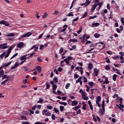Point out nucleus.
Returning <instances> with one entry per match:
<instances>
[{
	"mask_svg": "<svg viewBox=\"0 0 124 124\" xmlns=\"http://www.w3.org/2000/svg\"><path fill=\"white\" fill-rule=\"evenodd\" d=\"M0 25H4L6 27H9L10 24H8V22L5 20L0 21Z\"/></svg>",
	"mask_w": 124,
	"mask_h": 124,
	"instance_id": "39448f33",
	"label": "nucleus"
},
{
	"mask_svg": "<svg viewBox=\"0 0 124 124\" xmlns=\"http://www.w3.org/2000/svg\"><path fill=\"white\" fill-rule=\"evenodd\" d=\"M77 46L74 45V46H72V48L70 47L69 49L70 50H73V49H76Z\"/></svg>",
	"mask_w": 124,
	"mask_h": 124,
	"instance_id": "bb28decb",
	"label": "nucleus"
},
{
	"mask_svg": "<svg viewBox=\"0 0 124 124\" xmlns=\"http://www.w3.org/2000/svg\"><path fill=\"white\" fill-rule=\"evenodd\" d=\"M97 6H99L98 11H99L100 10L101 7L102 5V3H100L99 0H98V3L97 4Z\"/></svg>",
	"mask_w": 124,
	"mask_h": 124,
	"instance_id": "c85d7f7f",
	"label": "nucleus"
},
{
	"mask_svg": "<svg viewBox=\"0 0 124 124\" xmlns=\"http://www.w3.org/2000/svg\"><path fill=\"white\" fill-rule=\"evenodd\" d=\"M53 110L54 112H55V113L56 114H58V113H60V110L59 109H58V108H56V107H55L53 108Z\"/></svg>",
	"mask_w": 124,
	"mask_h": 124,
	"instance_id": "4be33fe9",
	"label": "nucleus"
},
{
	"mask_svg": "<svg viewBox=\"0 0 124 124\" xmlns=\"http://www.w3.org/2000/svg\"><path fill=\"white\" fill-rule=\"evenodd\" d=\"M119 101H120V104H119V105H118V104H117L116 106L119 108L121 109V110H122V112H124V109H123V108H124V105H123V98H120V99H119Z\"/></svg>",
	"mask_w": 124,
	"mask_h": 124,
	"instance_id": "7ed1b4c3",
	"label": "nucleus"
},
{
	"mask_svg": "<svg viewBox=\"0 0 124 124\" xmlns=\"http://www.w3.org/2000/svg\"><path fill=\"white\" fill-rule=\"evenodd\" d=\"M20 119H21V120H23V121L27 120V117L26 116H25L24 115H21L20 116Z\"/></svg>",
	"mask_w": 124,
	"mask_h": 124,
	"instance_id": "cd10ccee",
	"label": "nucleus"
},
{
	"mask_svg": "<svg viewBox=\"0 0 124 124\" xmlns=\"http://www.w3.org/2000/svg\"><path fill=\"white\" fill-rule=\"evenodd\" d=\"M71 86V84L70 83H66L65 85V88L66 89H68L69 87Z\"/></svg>",
	"mask_w": 124,
	"mask_h": 124,
	"instance_id": "a19ab883",
	"label": "nucleus"
},
{
	"mask_svg": "<svg viewBox=\"0 0 124 124\" xmlns=\"http://www.w3.org/2000/svg\"><path fill=\"white\" fill-rule=\"evenodd\" d=\"M71 105L72 106H76L77 105H78V101H76V100H74L72 101Z\"/></svg>",
	"mask_w": 124,
	"mask_h": 124,
	"instance_id": "4468645a",
	"label": "nucleus"
},
{
	"mask_svg": "<svg viewBox=\"0 0 124 124\" xmlns=\"http://www.w3.org/2000/svg\"><path fill=\"white\" fill-rule=\"evenodd\" d=\"M97 100H98V101L99 102H100V101H101V96H98L97 97Z\"/></svg>",
	"mask_w": 124,
	"mask_h": 124,
	"instance_id": "5fc2aeb1",
	"label": "nucleus"
},
{
	"mask_svg": "<svg viewBox=\"0 0 124 124\" xmlns=\"http://www.w3.org/2000/svg\"><path fill=\"white\" fill-rule=\"evenodd\" d=\"M53 80L55 82H58V78H57V77H55L53 78Z\"/></svg>",
	"mask_w": 124,
	"mask_h": 124,
	"instance_id": "58836bf2",
	"label": "nucleus"
},
{
	"mask_svg": "<svg viewBox=\"0 0 124 124\" xmlns=\"http://www.w3.org/2000/svg\"><path fill=\"white\" fill-rule=\"evenodd\" d=\"M31 32H28L26 33V34H23L22 36H21L19 38L18 40H21L22 38H24V37H29V36H31Z\"/></svg>",
	"mask_w": 124,
	"mask_h": 124,
	"instance_id": "20e7f679",
	"label": "nucleus"
},
{
	"mask_svg": "<svg viewBox=\"0 0 124 124\" xmlns=\"http://www.w3.org/2000/svg\"><path fill=\"white\" fill-rule=\"evenodd\" d=\"M83 81H84V82H87L88 78H86V77H83Z\"/></svg>",
	"mask_w": 124,
	"mask_h": 124,
	"instance_id": "8fccbe9b",
	"label": "nucleus"
},
{
	"mask_svg": "<svg viewBox=\"0 0 124 124\" xmlns=\"http://www.w3.org/2000/svg\"><path fill=\"white\" fill-rule=\"evenodd\" d=\"M82 27H80L79 30L78 31H77V33L79 34L80 33H81V32H82Z\"/></svg>",
	"mask_w": 124,
	"mask_h": 124,
	"instance_id": "3c124183",
	"label": "nucleus"
},
{
	"mask_svg": "<svg viewBox=\"0 0 124 124\" xmlns=\"http://www.w3.org/2000/svg\"><path fill=\"white\" fill-rule=\"evenodd\" d=\"M59 103L61 105H63L64 106H67V103H66V102H60Z\"/></svg>",
	"mask_w": 124,
	"mask_h": 124,
	"instance_id": "e433bc0d",
	"label": "nucleus"
},
{
	"mask_svg": "<svg viewBox=\"0 0 124 124\" xmlns=\"http://www.w3.org/2000/svg\"><path fill=\"white\" fill-rule=\"evenodd\" d=\"M44 34V33H42L41 34H40V36H39V37H38V39H42Z\"/></svg>",
	"mask_w": 124,
	"mask_h": 124,
	"instance_id": "bf43d9fd",
	"label": "nucleus"
},
{
	"mask_svg": "<svg viewBox=\"0 0 124 124\" xmlns=\"http://www.w3.org/2000/svg\"><path fill=\"white\" fill-rule=\"evenodd\" d=\"M121 21L122 24H123V25H124V17H121Z\"/></svg>",
	"mask_w": 124,
	"mask_h": 124,
	"instance_id": "6e6d98bb",
	"label": "nucleus"
},
{
	"mask_svg": "<svg viewBox=\"0 0 124 124\" xmlns=\"http://www.w3.org/2000/svg\"><path fill=\"white\" fill-rule=\"evenodd\" d=\"M37 61H39V62H42L43 60L41 59V57H38L37 58Z\"/></svg>",
	"mask_w": 124,
	"mask_h": 124,
	"instance_id": "680f3d73",
	"label": "nucleus"
},
{
	"mask_svg": "<svg viewBox=\"0 0 124 124\" xmlns=\"http://www.w3.org/2000/svg\"><path fill=\"white\" fill-rule=\"evenodd\" d=\"M71 42H72L73 43H77V42H78V40H77V39H70L68 41V43L69 44H71Z\"/></svg>",
	"mask_w": 124,
	"mask_h": 124,
	"instance_id": "ddd939ff",
	"label": "nucleus"
},
{
	"mask_svg": "<svg viewBox=\"0 0 124 124\" xmlns=\"http://www.w3.org/2000/svg\"><path fill=\"white\" fill-rule=\"evenodd\" d=\"M6 83H7V79L4 80L3 82H1V85H5Z\"/></svg>",
	"mask_w": 124,
	"mask_h": 124,
	"instance_id": "09e8293b",
	"label": "nucleus"
},
{
	"mask_svg": "<svg viewBox=\"0 0 124 124\" xmlns=\"http://www.w3.org/2000/svg\"><path fill=\"white\" fill-rule=\"evenodd\" d=\"M79 19V16H77L76 18H74L73 20V23H74V21H77Z\"/></svg>",
	"mask_w": 124,
	"mask_h": 124,
	"instance_id": "a18cd8bd",
	"label": "nucleus"
},
{
	"mask_svg": "<svg viewBox=\"0 0 124 124\" xmlns=\"http://www.w3.org/2000/svg\"><path fill=\"white\" fill-rule=\"evenodd\" d=\"M58 71L59 72H62V71H63V68H62V66L58 68Z\"/></svg>",
	"mask_w": 124,
	"mask_h": 124,
	"instance_id": "603ef678",
	"label": "nucleus"
},
{
	"mask_svg": "<svg viewBox=\"0 0 124 124\" xmlns=\"http://www.w3.org/2000/svg\"><path fill=\"white\" fill-rule=\"evenodd\" d=\"M87 16H88V13L87 12H86L85 13H84V15L82 16V17H81V18H84L85 17H86Z\"/></svg>",
	"mask_w": 124,
	"mask_h": 124,
	"instance_id": "473e14b6",
	"label": "nucleus"
},
{
	"mask_svg": "<svg viewBox=\"0 0 124 124\" xmlns=\"http://www.w3.org/2000/svg\"><path fill=\"white\" fill-rule=\"evenodd\" d=\"M81 79H82V77H79L78 78V79H77L76 80V83H78V82H80V80H81Z\"/></svg>",
	"mask_w": 124,
	"mask_h": 124,
	"instance_id": "ea45409f",
	"label": "nucleus"
},
{
	"mask_svg": "<svg viewBox=\"0 0 124 124\" xmlns=\"http://www.w3.org/2000/svg\"><path fill=\"white\" fill-rule=\"evenodd\" d=\"M28 57V55H23V56H22L20 58V60L21 61H24V60H27V59H28V58H29V57Z\"/></svg>",
	"mask_w": 124,
	"mask_h": 124,
	"instance_id": "6ab92c4d",
	"label": "nucleus"
},
{
	"mask_svg": "<svg viewBox=\"0 0 124 124\" xmlns=\"http://www.w3.org/2000/svg\"><path fill=\"white\" fill-rule=\"evenodd\" d=\"M61 112H63L64 107L63 106H60Z\"/></svg>",
	"mask_w": 124,
	"mask_h": 124,
	"instance_id": "72a5a7b5",
	"label": "nucleus"
},
{
	"mask_svg": "<svg viewBox=\"0 0 124 124\" xmlns=\"http://www.w3.org/2000/svg\"><path fill=\"white\" fill-rule=\"evenodd\" d=\"M107 8L108 10H110L111 9V7L109 4H107Z\"/></svg>",
	"mask_w": 124,
	"mask_h": 124,
	"instance_id": "69168bd1",
	"label": "nucleus"
},
{
	"mask_svg": "<svg viewBox=\"0 0 124 124\" xmlns=\"http://www.w3.org/2000/svg\"><path fill=\"white\" fill-rule=\"evenodd\" d=\"M88 68L90 69V70H92L93 68V65L92 63V62H90L88 64Z\"/></svg>",
	"mask_w": 124,
	"mask_h": 124,
	"instance_id": "412c9836",
	"label": "nucleus"
},
{
	"mask_svg": "<svg viewBox=\"0 0 124 124\" xmlns=\"http://www.w3.org/2000/svg\"><path fill=\"white\" fill-rule=\"evenodd\" d=\"M51 112H50V111H46V113H45V116H46V117H49V116H51Z\"/></svg>",
	"mask_w": 124,
	"mask_h": 124,
	"instance_id": "b1692460",
	"label": "nucleus"
},
{
	"mask_svg": "<svg viewBox=\"0 0 124 124\" xmlns=\"http://www.w3.org/2000/svg\"><path fill=\"white\" fill-rule=\"evenodd\" d=\"M112 70L113 71H117V74H118L119 75H121V73H120L119 70L118 69H115L114 67H112Z\"/></svg>",
	"mask_w": 124,
	"mask_h": 124,
	"instance_id": "a878e982",
	"label": "nucleus"
},
{
	"mask_svg": "<svg viewBox=\"0 0 124 124\" xmlns=\"http://www.w3.org/2000/svg\"><path fill=\"white\" fill-rule=\"evenodd\" d=\"M46 108H48V109H52V108H53V106H49V105H47V106H46Z\"/></svg>",
	"mask_w": 124,
	"mask_h": 124,
	"instance_id": "49530a36",
	"label": "nucleus"
},
{
	"mask_svg": "<svg viewBox=\"0 0 124 124\" xmlns=\"http://www.w3.org/2000/svg\"><path fill=\"white\" fill-rule=\"evenodd\" d=\"M5 36L7 37H13V36H15V34H14V33H10L8 34H6L5 35Z\"/></svg>",
	"mask_w": 124,
	"mask_h": 124,
	"instance_id": "f8f14e48",
	"label": "nucleus"
},
{
	"mask_svg": "<svg viewBox=\"0 0 124 124\" xmlns=\"http://www.w3.org/2000/svg\"><path fill=\"white\" fill-rule=\"evenodd\" d=\"M28 81H29V80H28L27 79H24L23 80V84H26V83H28Z\"/></svg>",
	"mask_w": 124,
	"mask_h": 124,
	"instance_id": "e2e57ef3",
	"label": "nucleus"
},
{
	"mask_svg": "<svg viewBox=\"0 0 124 124\" xmlns=\"http://www.w3.org/2000/svg\"><path fill=\"white\" fill-rule=\"evenodd\" d=\"M18 56V53L15 54L11 58L10 60H12L13 59H14L16 56Z\"/></svg>",
	"mask_w": 124,
	"mask_h": 124,
	"instance_id": "37998d69",
	"label": "nucleus"
},
{
	"mask_svg": "<svg viewBox=\"0 0 124 124\" xmlns=\"http://www.w3.org/2000/svg\"><path fill=\"white\" fill-rule=\"evenodd\" d=\"M97 4H94L93 5V7H92V11H94L96 7H97Z\"/></svg>",
	"mask_w": 124,
	"mask_h": 124,
	"instance_id": "5701e85b",
	"label": "nucleus"
},
{
	"mask_svg": "<svg viewBox=\"0 0 124 124\" xmlns=\"http://www.w3.org/2000/svg\"><path fill=\"white\" fill-rule=\"evenodd\" d=\"M108 78H106V77L104 83H106V84H108V83H109V81H108Z\"/></svg>",
	"mask_w": 124,
	"mask_h": 124,
	"instance_id": "2f4dec72",
	"label": "nucleus"
},
{
	"mask_svg": "<svg viewBox=\"0 0 124 124\" xmlns=\"http://www.w3.org/2000/svg\"><path fill=\"white\" fill-rule=\"evenodd\" d=\"M73 109L76 111V112H77V110L78 109V106H77V105L74 107L73 108Z\"/></svg>",
	"mask_w": 124,
	"mask_h": 124,
	"instance_id": "052dcab7",
	"label": "nucleus"
},
{
	"mask_svg": "<svg viewBox=\"0 0 124 124\" xmlns=\"http://www.w3.org/2000/svg\"><path fill=\"white\" fill-rule=\"evenodd\" d=\"M7 48H8L7 47V43L0 45V49H6Z\"/></svg>",
	"mask_w": 124,
	"mask_h": 124,
	"instance_id": "423d86ee",
	"label": "nucleus"
},
{
	"mask_svg": "<svg viewBox=\"0 0 124 124\" xmlns=\"http://www.w3.org/2000/svg\"><path fill=\"white\" fill-rule=\"evenodd\" d=\"M110 68V67H109V65H106V67H105L106 70H109Z\"/></svg>",
	"mask_w": 124,
	"mask_h": 124,
	"instance_id": "4d7b16f0",
	"label": "nucleus"
},
{
	"mask_svg": "<svg viewBox=\"0 0 124 124\" xmlns=\"http://www.w3.org/2000/svg\"><path fill=\"white\" fill-rule=\"evenodd\" d=\"M94 37H95V38H99V37H100V34L95 33L94 34Z\"/></svg>",
	"mask_w": 124,
	"mask_h": 124,
	"instance_id": "c756f323",
	"label": "nucleus"
},
{
	"mask_svg": "<svg viewBox=\"0 0 124 124\" xmlns=\"http://www.w3.org/2000/svg\"><path fill=\"white\" fill-rule=\"evenodd\" d=\"M88 84H89V85L90 86H93V85L94 84V82H93V81H89L88 82Z\"/></svg>",
	"mask_w": 124,
	"mask_h": 124,
	"instance_id": "79ce46f5",
	"label": "nucleus"
},
{
	"mask_svg": "<svg viewBox=\"0 0 124 124\" xmlns=\"http://www.w3.org/2000/svg\"><path fill=\"white\" fill-rule=\"evenodd\" d=\"M48 14H47V13H45L42 16V18H46Z\"/></svg>",
	"mask_w": 124,
	"mask_h": 124,
	"instance_id": "c9c22d12",
	"label": "nucleus"
},
{
	"mask_svg": "<svg viewBox=\"0 0 124 124\" xmlns=\"http://www.w3.org/2000/svg\"><path fill=\"white\" fill-rule=\"evenodd\" d=\"M72 59H73V57H72L71 56H68L66 58L64 59V60H62V61H61L60 66H61V67H64V65H63V63L64 62H65V63L66 64H67V65H69L70 60H72Z\"/></svg>",
	"mask_w": 124,
	"mask_h": 124,
	"instance_id": "f257e3e1",
	"label": "nucleus"
},
{
	"mask_svg": "<svg viewBox=\"0 0 124 124\" xmlns=\"http://www.w3.org/2000/svg\"><path fill=\"white\" fill-rule=\"evenodd\" d=\"M86 95H87V93H86V92H83V91H82L83 99L84 97H85Z\"/></svg>",
	"mask_w": 124,
	"mask_h": 124,
	"instance_id": "0e129e2a",
	"label": "nucleus"
},
{
	"mask_svg": "<svg viewBox=\"0 0 124 124\" xmlns=\"http://www.w3.org/2000/svg\"><path fill=\"white\" fill-rule=\"evenodd\" d=\"M86 106L87 105L84 103V104L82 106V108L83 109L85 110L87 109Z\"/></svg>",
	"mask_w": 124,
	"mask_h": 124,
	"instance_id": "864d4df0",
	"label": "nucleus"
},
{
	"mask_svg": "<svg viewBox=\"0 0 124 124\" xmlns=\"http://www.w3.org/2000/svg\"><path fill=\"white\" fill-rule=\"evenodd\" d=\"M15 47V45L11 46L8 49H7V53L8 54H10L11 53V51H12V49Z\"/></svg>",
	"mask_w": 124,
	"mask_h": 124,
	"instance_id": "9d476101",
	"label": "nucleus"
},
{
	"mask_svg": "<svg viewBox=\"0 0 124 124\" xmlns=\"http://www.w3.org/2000/svg\"><path fill=\"white\" fill-rule=\"evenodd\" d=\"M34 124H42V122H40V121H37V122H35Z\"/></svg>",
	"mask_w": 124,
	"mask_h": 124,
	"instance_id": "774afa93",
	"label": "nucleus"
},
{
	"mask_svg": "<svg viewBox=\"0 0 124 124\" xmlns=\"http://www.w3.org/2000/svg\"><path fill=\"white\" fill-rule=\"evenodd\" d=\"M46 112H47V109H44L42 111V115H43V116H44V115H45V113H46Z\"/></svg>",
	"mask_w": 124,
	"mask_h": 124,
	"instance_id": "c03bdc74",
	"label": "nucleus"
},
{
	"mask_svg": "<svg viewBox=\"0 0 124 124\" xmlns=\"http://www.w3.org/2000/svg\"><path fill=\"white\" fill-rule=\"evenodd\" d=\"M46 89H49V88H50V87L51 86L50 84H49V83H48V82H46Z\"/></svg>",
	"mask_w": 124,
	"mask_h": 124,
	"instance_id": "393cba45",
	"label": "nucleus"
},
{
	"mask_svg": "<svg viewBox=\"0 0 124 124\" xmlns=\"http://www.w3.org/2000/svg\"><path fill=\"white\" fill-rule=\"evenodd\" d=\"M98 72H100V70H98V69H96V68H94V77H97L98 76Z\"/></svg>",
	"mask_w": 124,
	"mask_h": 124,
	"instance_id": "9b49d317",
	"label": "nucleus"
},
{
	"mask_svg": "<svg viewBox=\"0 0 124 124\" xmlns=\"http://www.w3.org/2000/svg\"><path fill=\"white\" fill-rule=\"evenodd\" d=\"M51 119L52 120H53V121H55V120H56V116L54 113H52V114L51 115Z\"/></svg>",
	"mask_w": 124,
	"mask_h": 124,
	"instance_id": "f704fd0d",
	"label": "nucleus"
},
{
	"mask_svg": "<svg viewBox=\"0 0 124 124\" xmlns=\"http://www.w3.org/2000/svg\"><path fill=\"white\" fill-rule=\"evenodd\" d=\"M50 83L52 84V86L53 87V93L54 94H57V92H56V90L58 87L57 84H56L53 80H50Z\"/></svg>",
	"mask_w": 124,
	"mask_h": 124,
	"instance_id": "f03ea898",
	"label": "nucleus"
},
{
	"mask_svg": "<svg viewBox=\"0 0 124 124\" xmlns=\"http://www.w3.org/2000/svg\"><path fill=\"white\" fill-rule=\"evenodd\" d=\"M19 65H20V63H18V62H16L14 66H12L11 67V70H13V69H15V68H16V67H18V66Z\"/></svg>",
	"mask_w": 124,
	"mask_h": 124,
	"instance_id": "6e6552de",
	"label": "nucleus"
},
{
	"mask_svg": "<svg viewBox=\"0 0 124 124\" xmlns=\"http://www.w3.org/2000/svg\"><path fill=\"white\" fill-rule=\"evenodd\" d=\"M74 15L72 12L69 13L68 15V16H73Z\"/></svg>",
	"mask_w": 124,
	"mask_h": 124,
	"instance_id": "338daca9",
	"label": "nucleus"
},
{
	"mask_svg": "<svg viewBox=\"0 0 124 124\" xmlns=\"http://www.w3.org/2000/svg\"><path fill=\"white\" fill-rule=\"evenodd\" d=\"M100 23L99 22H93L92 25V27H97V26H99Z\"/></svg>",
	"mask_w": 124,
	"mask_h": 124,
	"instance_id": "2eb2a0df",
	"label": "nucleus"
},
{
	"mask_svg": "<svg viewBox=\"0 0 124 124\" xmlns=\"http://www.w3.org/2000/svg\"><path fill=\"white\" fill-rule=\"evenodd\" d=\"M23 46H24V43L22 42H21L17 45L16 47L22 48V47H23Z\"/></svg>",
	"mask_w": 124,
	"mask_h": 124,
	"instance_id": "1a4fd4ad",
	"label": "nucleus"
},
{
	"mask_svg": "<svg viewBox=\"0 0 124 124\" xmlns=\"http://www.w3.org/2000/svg\"><path fill=\"white\" fill-rule=\"evenodd\" d=\"M63 29H62V30H61V32H64L65 31H66V30H67V27H68V25H67L66 24H65L64 25H63Z\"/></svg>",
	"mask_w": 124,
	"mask_h": 124,
	"instance_id": "dca6fc26",
	"label": "nucleus"
},
{
	"mask_svg": "<svg viewBox=\"0 0 124 124\" xmlns=\"http://www.w3.org/2000/svg\"><path fill=\"white\" fill-rule=\"evenodd\" d=\"M91 1H89V0H86L85 3H83L82 4V6H85V7H87L91 4Z\"/></svg>",
	"mask_w": 124,
	"mask_h": 124,
	"instance_id": "0eeeda50",
	"label": "nucleus"
},
{
	"mask_svg": "<svg viewBox=\"0 0 124 124\" xmlns=\"http://www.w3.org/2000/svg\"><path fill=\"white\" fill-rule=\"evenodd\" d=\"M36 69H37L39 73H41V71H42L41 66H39V65H38L37 66H36Z\"/></svg>",
	"mask_w": 124,
	"mask_h": 124,
	"instance_id": "f3484780",
	"label": "nucleus"
},
{
	"mask_svg": "<svg viewBox=\"0 0 124 124\" xmlns=\"http://www.w3.org/2000/svg\"><path fill=\"white\" fill-rule=\"evenodd\" d=\"M63 48L62 47H61L60 50H59V53H60V54H62V53L63 52Z\"/></svg>",
	"mask_w": 124,
	"mask_h": 124,
	"instance_id": "de8ad7c7",
	"label": "nucleus"
},
{
	"mask_svg": "<svg viewBox=\"0 0 124 124\" xmlns=\"http://www.w3.org/2000/svg\"><path fill=\"white\" fill-rule=\"evenodd\" d=\"M33 48H35L34 51H37V49L39 48V46H38L37 45H34L32 46V49H33Z\"/></svg>",
	"mask_w": 124,
	"mask_h": 124,
	"instance_id": "a211bd4d",
	"label": "nucleus"
},
{
	"mask_svg": "<svg viewBox=\"0 0 124 124\" xmlns=\"http://www.w3.org/2000/svg\"><path fill=\"white\" fill-rule=\"evenodd\" d=\"M75 78H79V75H78L77 73H75L74 75Z\"/></svg>",
	"mask_w": 124,
	"mask_h": 124,
	"instance_id": "13d9d810",
	"label": "nucleus"
},
{
	"mask_svg": "<svg viewBox=\"0 0 124 124\" xmlns=\"http://www.w3.org/2000/svg\"><path fill=\"white\" fill-rule=\"evenodd\" d=\"M117 75L116 74H114L113 76V79L114 81L116 80Z\"/></svg>",
	"mask_w": 124,
	"mask_h": 124,
	"instance_id": "7c9ffc66",
	"label": "nucleus"
},
{
	"mask_svg": "<svg viewBox=\"0 0 124 124\" xmlns=\"http://www.w3.org/2000/svg\"><path fill=\"white\" fill-rule=\"evenodd\" d=\"M93 121L95 122V123H97V118L95 117V115L94 114L92 115Z\"/></svg>",
	"mask_w": 124,
	"mask_h": 124,
	"instance_id": "4c0bfd02",
	"label": "nucleus"
},
{
	"mask_svg": "<svg viewBox=\"0 0 124 124\" xmlns=\"http://www.w3.org/2000/svg\"><path fill=\"white\" fill-rule=\"evenodd\" d=\"M12 62V61H10V62L8 63H6L4 64V65L2 66L3 67H7L9 65H10L11 64V63Z\"/></svg>",
	"mask_w": 124,
	"mask_h": 124,
	"instance_id": "aec40b11",
	"label": "nucleus"
}]
</instances>
